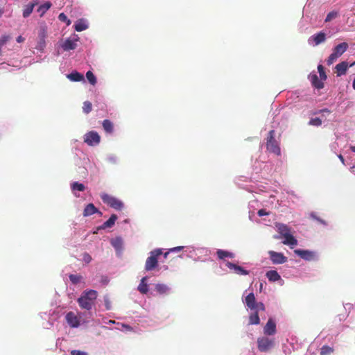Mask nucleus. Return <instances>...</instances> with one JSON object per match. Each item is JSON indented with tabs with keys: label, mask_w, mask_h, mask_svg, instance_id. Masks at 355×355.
I'll use <instances>...</instances> for the list:
<instances>
[{
	"label": "nucleus",
	"mask_w": 355,
	"mask_h": 355,
	"mask_svg": "<svg viewBox=\"0 0 355 355\" xmlns=\"http://www.w3.org/2000/svg\"><path fill=\"white\" fill-rule=\"evenodd\" d=\"M97 296L98 293L96 291L89 289L84 291L81 295L78 298L77 302L79 306L82 309H85L87 311V313H80L79 314V317L80 318L84 316V318L82 319L83 322L88 323L91 320L93 319V315L91 312V310L95 304V300H96Z\"/></svg>",
	"instance_id": "1"
},
{
	"label": "nucleus",
	"mask_w": 355,
	"mask_h": 355,
	"mask_svg": "<svg viewBox=\"0 0 355 355\" xmlns=\"http://www.w3.org/2000/svg\"><path fill=\"white\" fill-rule=\"evenodd\" d=\"M325 68H317V71L313 70L308 76L312 87L314 89L320 90L324 87V81L327 78Z\"/></svg>",
	"instance_id": "2"
},
{
	"label": "nucleus",
	"mask_w": 355,
	"mask_h": 355,
	"mask_svg": "<svg viewBox=\"0 0 355 355\" xmlns=\"http://www.w3.org/2000/svg\"><path fill=\"white\" fill-rule=\"evenodd\" d=\"M257 345L259 352L270 353L275 346V340L266 336H260L257 338Z\"/></svg>",
	"instance_id": "3"
},
{
	"label": "nucleus",
	"mask_w": 355,
	"mask_h": 355,
	"mask_svg": "<svg viewBox=\"0 0 355 355\" xmlns=\"http://www.w3.org/2000/svg\"><path fill=\"white\" fill-rule=\"evenodd\" d=\"M163 248H155L149 252L145 263V270L152 271L158 266V257L163 254Z\"/></svg>",
	"instance_id": "4"
},
{
	"label": "nucleus",
	"mask_w": 355,
	"mask_h": 355,
	"mask_svg": "<svg viewBox=\"0 0 355 355\" xmlns=\"http://www.w3.org/2000/svg\"><path fill=\"white\" fill-rule=\"evenodd\" d=\"M100 197L103 203L116 211H121L125 207L122 200L108 193H102Z\"/></svg>",
	"instance_id": "5"
},
{
	"label": "nucleus",
	"mask_w": 355,
	"mask_h": 355,
	"mask_svg": "<svg viewBox=\"0 0 355 355\" xmlns=\"http://www.w3.org/2000/svg\"><path fill=\"white\" fill-rule=\"evenodd\" d=\"M294 254L306 261H318L320 259L317 251L304 249L294 250Z\"/></svg>",
	"instance_id": "6"
},
{
	"label": "nucleus",
	"mask_w": 355,
	"mask_h": 355,
	"mask_svg": "<svg viewBox=\"0 0 355 355\" xmlns=\"http://www.w3.org/2000/svg\"><path fill=\"white\" fill-rule=\"evenodd\" d=\"M347 48L348 44L346 42H343L336 46L333 49L332 53L328 57L327 60V64H333L338 60V58L346 51Z\"/></svg>",
	"instance_id": "7"
},
{
	"label": "nucleus",
	"mask_w": 355,
	"mask_h": 355,
	"mask_svg": "<svg viewBox=\"0 0 355 355\" xmlns=\"http://www.w3.org/2000/svg\"><path fill=\"white\" fill-rule=\"evenodd\" d=\"M275 130H270L267 137L266 148L269 152L272 153L277 155H280L281 149L278 142L275 139Z\"/></svg>",
	"instance_id": "8"
},
{
	"label": "nucleus",
	"mask_w": 355,
	"mask_h": 355,
	"mask_svg": "<svg viewBox=\"0 0 355 355\" xmlns=\"http://www.w3.org/2000/svg\"><path fill=\"white\" fill-rule=\"evenodd\" d=\"M84 142L89 146L95 147L101 143V137L95 130H91L84 135Z\"/></svg>",
	"instance_id": "9"
},
{
	"label": "nucleus",
	"mask_w": 355,
	"mask_h": 355,
	"mask_svg": "<svg viewBox=\"0 0 355 355\" xmlns=\"http://www.w3.org/2000/svg\"><path fill=\"white\" fill-rule=\"evenodd\" d=\"M195 261L207 262L211 261L210 258L211 250L209 248L197 246Z\"/></svg>",
	"instance_id": "10"
},
{
	"label": "nucleus",
	"mask_w": 355,
	"mask_h": 355,
	"mask_svg": "<svg viewBox=\"0 0 355 355\" xmlns=\"http://www.w3.org/2000/svg\"><path fill=\"white\" fill-rule=\"evenodd\" d=\"M291 98H293L295 103H302L303 107H308L307 102L311 99V95L307 94L304 91H296L291 94Z\"/></svg>",
	"instance_id": "11"
},
{
	"label": "nucleus",
	"mask_w": 355,
	"mask_h": 355,
	"mask_svg": "<svg viewBox=\"0 0 355 355\" xmlns=\"http://www.w3.org/2000/svg\"><path fill=\"white\" fill-rule=\"evenodd\" d=\"M268 255L272 264H283L288 260L287 257H286L282 252L270 250L268 251Z\"/></svg>",
	"instance_id": "12"
},
{
	"label": "nucleus",
	"mask_w": 355,
	"mask_h": 355,
	"mask_svg": "<svg viewBox=\"0 0 355 355\" xmlns=\"http://www.w3.org/2000/svg\"><path fill=\"white\" fill-rule=\"evenodd\" d=\"M327 35L326 33L320 31L316 34L311 35L309 40L308 42L310 45L313 46H318L326 41Z\"/></svg>",
	"instance_id": "13"
},
{
	"label": "nucleus",
	"mask_w": 355,
	"mask_h": 355,
	"mask_svg": "<svg viewBox=\"0 0 355 355\" xmlns=\"http://www.w3.org/2000/svg\"><path fill=\"white\" fill-rule=\"evenodd\" d=\"M254 165V170L256 173H261L262 178H266V175H268V171H271L272 167L270 164L265 162H256Z\"/></svg>",
	"instance_id": "14"
},
{
	"label": "nucleus",
	"mask_w": 355,
	"mask_h": 355,
	"mask_svg": "<svg viewBox=\"0 0 355 355\" xmlns=\"http://www.w3.org/2000/svg\"><path fill=\"white\" fill-rule=\"evenodd\" d=\"M110 244L114 248L117 257H121L123 250V240L121 236L112 238Z\"/></svg>",
	"instance_id": "15"
},
{
	"label": "nucleus",
	"mask_w": 355,
	"mask_h": 355,
	"mask_svg": "<svg viewBox=\"0 0 355 355\" xmlns=\"http://www.w3.org/2000/svg\"><path fill=\"white\" fill-rule=\"evenodd\" d=\"M277 333L276 322L272 318H269L263 327L264 336H271Z\"/></svg>",
	"instance_id": "16"
},
{
	"label": "nucleus",
	"mask_w": 355,
	"mask_h": 355,
	"mask_svg": "<svg viewBox=\"0 0 355 355\" xmlns=\"http://www.w3.org/2000/svg\"><path fill=\"white\" fill-rule=\"evenodd\" d=\"M225 266L230 270H233L234 273L239 275H248L250 274V271L246 270L242 266H240L234 263L230 262L229 261H225Z\"/></svg>",
	"instance_id": "17"
},
{
	"label": "nucleus",
	"mask_w": 355,
	"mask_h": 355,
	"mask_svg": "<svg viewBox=\"0 0 355 355\" xmlns=\"http://www.w3.org/2000/svg\"><path fill=\"white\" fill-rule=\"evenodd\" d=\"M46 37V30L45 27H40L39 32H38V40L37 46H35V49L43 51L45 46H46V42L45 39Z\"/></svg>",
	"instance_id": "18"
},
{
	"label": "nucleus",
	"mask_w": 355,
	"mask_h": 355,
	"mask_svg": "<svg viewBox=\"0 0 355 355\" xmlns=\"http://www.w3.org/2000/svg\"><path fill=\"white\" fill-rule=\"evenodd\" d=\"M83 316L81 319L83 318ZM80 318H78V316L72 311L68 312L65 315V320L67 322V324L71 327V328H78L80 323Z\"/></svg>",
	"instance_id": "19"
},
{
	"label": "nucleus",
	"mask_w": 355,
	"mask_h": 355,
	"mask_svg": "<svg viewBox=\"0 0 355 355\" xmlns=\"http://www.w3.org/2000/svg\"><path fill=\"white\" fill-rule=\"evenodd\" d=\"M276 228L279 235H275L274 238L275 239H279L281 238H284V236L289 234L291 232V228L285 224L283 223H277Z\"/></svg>",
	"instance_id": "20"
},
{
	"label": "nucleus",
	"mask_w": 355,
	"mask_h": 355,
	"mask_svg": "<svg viewBox=\"0 0 355 355\" xmlns=\"http://www.w3.org/2000/svg\"><path fill=\"white\" fill-rule=\"evenodd\" d=\"M155 291L160 295H169L172 289L167 284L162 283H157L155 285Z\"/></svg>",
	"instance_id": "21"
},
{
	"label": "nucleus",
	"mask_w": 355,
	"mask_h": 355,
	"mask_svg": "<svg viewBox=\"0 0 355 355\" xmlns=\"http://www.w3.org/2000/svg\"><path fill=\"white\" fill-rule=\"evenodd\" d=\"M245 306L249 309L250 311H253L254 309H256L257 303L256 298L254 296V294L253 293H250L245 298V300L243 301Z\"/></svg>",
	"instance_id": "22"
},
{
	"label": "nucleus",
	"mask_w": 355,
	"mask_h": 355,
	"mask_svg": "<svg viewBox=\"0 0 355 355\" xmlns=\"http://www.w3.org/2000/svg\"><path fill=\"white\" fill-rule=\"evenodd\" d=\"M117 218L118 216L116 214H111L108 220H107L101 225L98 227V230H105L107 228H112L114 225Z\"/></svg>",
	"instance_id": "23"
},
{
	"label": "nucleus",
	"mask_w": 355,
	"mask_h": 355,
	"mask_svg": "<svg viewBox=\"0 0 355 355\" xmlns=\"http://www.w3.org/2000/svg\"><path fill=\"white\" fill-rule=\"evenodd\" d=\"M148 277H143L137 286V291L142 295H146L149 291V285L148 284Z\"/></svg>",
	"instance_id": "24"
},
{
	"label": "nucleus",
	"mask_w": 355,
	"mask_h": 355,
	"mask_svg": "<svg viewBox=\"0 0 355 355\" xmlns=\"http://www.w3.org/2000/svg\"><path fill=\"white\" fill-rule=\"evenodd\" d=\"M94 214H99L102 215V212L99 211L93 203H89L87 205L83 211V216L87 217Z\"/></svg>",
	"instance_id": "25"
},
{
	"label": "nucleus",
	"mask_w": 355,
	"mask_h": 355,
	"mask_svg": "<svg viewBox=\"0 0 355 355\" xmlns=\"http://www.w3.org/2000/svg\"><path fill=\"white\" fill-rule=\"evenodd\" d=\"M77 41H78V39L77 38H74V39H70V38H68L64 42L63 44H62V48L64 50V51H70V50H73L76 48L77 46Z\"/></svg>",
	"instance_id": "26"
},
{
	"label": "nucleus",
	"mask_w": 355,
	"mask_h": 355,
	"mask_svg": "<svg viewBox=\"0 0 355 355\" xmlns=\"http://www.w3.org/2000/svg\"><path fill=\"white\" fill-rule=\"evenodd\" d=\"M70 187L72 193L76 197L80 196V195L77 193V191H84L86 189L85 185L79 182H73L71 183Z\"/></svg>",
	"instance_id": "27"
},
{
	"label": "nucleus",
	"mask_w": 355,
	"mask_h": 355,
	"mask_svg": "<svg viewBox=\"0 0 355 355\" xmlns=\"http://www.w3.org/2000/svg\"><path fill=\"white\" fill-rule=\"evenodd\" d=\"M216 255L218 259L225 260V258L234 259L235 257V254L225 250L218 249L216 250ZM225 261H224L225 262Z\"/></svg>",
	"instance_id": "28"
},
{
	"label": "nucleus",
	"mask_w": 355,
	"mask_h": 355,
	"mask_svg": "<svg viewBox=\"0 0 355 355\" xmlns=\"http://www.w3.org/2000/svg\"><path fill=\"white\" fill-rule=\"evenodd\" d=\"M282 243L284 245L290 246L291 248H293L294 246L297 245V240L291 233H290L284 237Z\"/></svg>",
	"instance_id": "29"
},
{
	"label": "nucleus",
	"mask_w": 355,
	"mask_h": 355,
	"mask_svg": "<svg viewBox=\"0 0 355 355\" xmlns=\"http://www.w3.org/2000/svg\"><path fill=\"white\" fill-rule=\"evenodd\" d=\"M266 277L270 282H277L281 279V275L275 270H270L266 272Z\"/></svg>",
	"instance_id": "30"
},
{
	"label": "nucleus",
	"mask_w": 355,
	"mask_h": 355,
	"mask_svg": "<svg viewBox=\"0 0 355 355\" xmlns=\"http://www.w3.org/2000/svg\"><path fill=\"white\" fill-rule=\"evenodd\" d=\"M196 248L197 246L195 245H189V246H185V249L184 252L185 253L186 256L193 259L195 261V257L196 254Z\"/></svg>",
	"instance_id": "31"
},
{
	"label": "nucleus",
	"mask_w": 355,
	"mask_h": 355,
	"mask_svg": "<svg viewBox=\"0 0 355 355\" xmlns=\"http://www.w3.org/2000/svg\"><path fill=\"white\" fill-rule=\"evenodd\" d=\"M252 313L249 315V325H257L260 323V318L259 313L255 311H251Z\"/></svg>",
	"instance_id": "32"
},
{
	"label": "nucleus",
	"mask_w": 355,
	"mask_h": 355,
	"mask_svg": "<svg viewBox=\"0 0 355 355\" xmlns=\"http://www.w3.org/2000/svg\"><path fill=\"white\" fill-rule=\"evenodd\" d=\"M102 126L103 130L107 134L112 135L114 132V124L109 119H105L103 121Z\"/></svg>",
	"instance_id": "33"
},
{
	"label": "nucleus",
	"mask_w": 355,
	"mask_h": 355,
	"mask_svg": "<svg viewBox=\"0 0 355 355\" xmlns=\"http://www.w3.org/2000/svg\"><path fill=\"white\" fill-rule=\"evenodd\" d=\"M67 78L73 82H79L84 80L83 75L76 71L67 74Z\"/></svg>",
	"instance_id": "34"
},
{
	"label": "nucleus",
	"mask_w": 355,
	"mask_h": 355,
	"mask_svg": "<svg viewBox=\"0 0 355 355\" xmlns=\"http://www.w3.org/2000/svg\"><path fill=\"white\" fill-rule=\"evenodd\" d=\"M38 2L36 0L35 2H31L26 6H25L23 10V17H28L33 12L35 6L37 5Z\"/></svg>",
	"instance_id": "35"
},
{
	"label": "nucleus",
	"mask_w": 355,
	"mask_h": 355,
	"mask_svg": "<svg viewBox=\"0 0 355 355\" xmlns=\"http://www.w3.org/2000/svg\"><path fill=\"white\" fill-rule=\"evenodd\" d=\"M73 26H74V29L76 31L80 32V31L86 30L88 28V24H87V22L85 19H80L75 23Z\"/></svg>",
	"instance_id": "36"
},
{
	"label": "nucleus",
	"mask_w": 355,
	"mask_h": 355,
	"mask_svg": "<svg viewBox=\"0 0 355 355\" xmlns=\"http://www.w3.org/2000/svg\"><path fill=\"white\" fill-rule=\"evenodd\" d=\"M69 278L71 284L73 285H77L78 284L83 283L84 279L82 275L76 274H70L69 275Z\"/></svg>",
	"instance_id": "37"
},
{
	"label": "nucleus",
	"mask_w": 355,
	"mask_h": 355,
	"mask_svg": "<svg viewBox=\"0 0 355 355\" xmlns=\"http://www.w3.org/2000/svg\"><path fill=\"white\" fill-rule=\"evenodd\" d=\"M51 7V3L49 1L45 2L42 4L37 9V12H40V15L42 16Z\"/></svg>",
	"instance_id": "38"
},
{
	"label": "nucleus",
	"mask_w": 355,
	"mask_h": 355,
	"mask_svg": "<svg viewBox=\"0 0 355 355\" xmlns=\"http://www.w3.org/2000/svg\"><path fill=\"white\" fill-rule=\"evenodd\" d=\"M333 352V347L329 345H323L320 349V355H330Z\"/></svg>",
	"instance_id": "39"
},
{
	"label": "nucleus",
	"mask_w": 355,
	"mask_h": 355,
	"mask_svg": "<svg viewBox=\"0 0 355 355\" xmlns=\"http://www.w3.org/2000/svg\"><path fill=\"white\" fill-rule=\"evenodd\" d=\"M86 78L91 85H94L96 83V78L91 71L86 73Z\"/></svg>",
	"instance_id": "40"
},
{
	"label": "nucleus",
	"mask_w": 355,
	"mask_h": 355,
	"mask_svg": "<svg viewBox=\"0 0 355 355\" xmlns=\"http://www.w3.org/2000/svg\"><path fill=\"white\" fill-rule=\"evenodd\" d=\"M92 110V104L91 102L86 101L83 103V112L87 114Z\"/></svg>",
	"instance_id": "41"
},
{
	"label": "nucleus",
	"mask_w": 355,
	"mask_h": 355,
	"mask_svg": "<svg viewBox=\"0 0 355 355\" xmlns=\"http://www.w3.org/2000/svg\"><path fill=\"white\" fill-rule=\"evenodd\" d=\"M11 39L8 35H3L0 37V55H1L2 47Z\"/></svg>",
	"instance_id": "42"
},
{
	"label": "nucleus",
	"mask_w": 355,
	"mask_h": 355,
	"mask_svg": "<svg viewBox=\"0 0 355 355\" xmlns=\"http://www.w3.org/2000/svg\"><path fill=\"white\" fill-rule=\"evenodd\" d=\"M103 302H104L105 310H107V311L111 310L112 308V302H111V301L110 300V297H109L108 295H105L103 296Z\"/></svg>",
	"instance_id": "43"
},
{
	"label": "nucleus",
	"mask_w": 355,
	"mask_h": 355,
	"mask_svg": "<svg viewBox=\"0 0 355 355\" xmlns=\"http://www.w3.org/2000/svg\"><path fill=\"white\" fill-rule=\"evenodd\" d=\"M309 125L319 127L322 125V120L318 117L312 118L309 120Z\"/></svg>",
	"instance_id": "44"
},
{
	"label": "nucleus",
	"mask_w": 355,
	"mask_h": 355,
	"mask_svg": "<svg viewBox=\"0 0 355 355\" xmlns=\"http://www.w3.org/2000/svg\"><path fill=\"white\" fill-rule=\"evenodd\" d=\"M338 16V12L337 11H331L329 12L325 18V22H329L332 19L336 18Z\"/></svg>",
	"instance_id": "45"
},
{
	"label": "nucleus",
	"mask_w": 355,
	"mask_h": 355,
	"mask_svg": "<svg viewBox=\"0 0 355 355\" xmlns=\"http://www.w3.org/2000/svg\"><path fill=\"white\" fill-rule=\"evenodd\" d=\"M106 159L108 162L112 164H116L118 163V157L114 154L107 155Z\"/></svg>",
	"instance_id": "46"
},
{
	"label": "nucleus",
	"mask_w": 355,
	"mask_h": 355,
	"mask_svg": "<svg viewBox=\"0 0 355 355\" xmlns=\"http://www.w3.org/2000/svg\"><path fill=\"white\" fill-rule=\"evenodd\" d=\"M58 19L60 21H61L62 22H65L67 24V25H69L71 24V21L68 19L67 15L63 12L60 13L58 15Z\"/></svg>",
	"instance_id": "47"
},
{
	"label": "nucleus",
	"mask_w": 355,
	"mask_h": 355,
	"mask_svg": "<svg viewBox=\"0 0 355 355\" xmlns=\"http://www.w3.org/2000/svg\"><path fill=\"white\" fill-rule=\"evenodd\" d=\"M266 309L265 305L263 302H257L256 309H254L253 311H257L258 313L259 311H264Z\"/></svg>",
	"instance_id": "48"
},
{
	"label": "nucleus",
	"mask_w": 355,
	"mask_h": 355,
	"mask_svg": "<svg viewBox=\"0 0 355 355\" xmlns=\"http://www.w3.org/2000/svg\"><path fill=\"white\" fill-rule=\"evenodd\" d=\"M121 328H118V329L123 331H130L132 329V327L127 324H120Z\"/></svg>",
	"instance_id": "49"
},
{
	"label": "nucleus",
	"mask_w": 355,
	"mask_h": 355,
	"mask_svg": "<svg viewBox=\"0 0 355 355\" xmlns=\"http://www.w3.org/2000/svg\"><path fill=\"white\" fill-rule=\"evenodd\" d=\"M100 282L102 286H107L110 282V279L107 276H101Z\"/></svg>",
	"instance_id": "50"
},
{
	"label": "nucleus",
	"mask_w": 355,
	"mask_h": 355,
	"mask_svg": "<svg viewBox=\"0 0 355 355\" xmlns=\"http://www.w3.org/2000/svg\"><path fill=\"white\" fill-rule=\"evenodd\" d=\"M331 113V111L328 108H323L321 110H319L315 112V114H321L323 116L326 114H329Z\"/></svg>",
	"instance_id": "51"
},
{
	"label": "nucleus",
	"mask_w": 355,
	"mask_h": 355,
	"mask_svg": "<svg viewBox=\"0 0 355 355\" xmlns=\"http://www.w3.org/2000/svg\"><path fill=\"white\" fill-rule=\"evenodd\" d=\"M354 66H355V62H354L351 64H349V62H347L346 61H343L336 65V67H354Z\"/></svg>",
	"instance_id": "52"
},
{
	"label": "nucleus",
	"mask_w": 355,
	"mask_h": 355,
	"mask_svg": "<svg viewBox=\"0 0 355 355\" xmlns=\"http://www.w3.org/2000/svg\"><path fill=\"white\" fill-rule=\"evenodd\" d=\"M184 249H185V246H177V247H174V248L169 249V252H180L183 250H184Z\"/></svg>",
	"instance_id": "53"
},
{
	"label": "nucleus",
	"mask_w": 355,
	"mask_h": 355,
	"mask_svg": "<svg viewBox=\"0 0 355 355\" xmlns=\"http://www.w3.org/2000/svg\"><path fill=\"white\" fill-rule=\"evenodd\" d=\"M257 215L260 217L269 215V212L265 209H261L257 211Z\"/></svg>",
	"instance_id": "54"
},
{
	"label": "nucleus",
	"mask_w": 355,
	"mask_h": 355,
	"mask_svg": "<svg viewBox=\"0 0 355 355\" xmlns=\"http://www.w3.org/2000/svg\"><path fill=\"white\" fill-rule=\"evenodd\" d=\"M71 355H88L86 352L80 351V350H72L71 352Z\"/></svg>",
	"instance_id": "55"
},
{
	"label": "nucleus",
	"mask_w": 355,
	"mask_h": 355,
	"mask_svg": "<svg viewBox=\"0 0 355 355\" xmlns=\"http://www.w3.org/2000/svg\"><path fill=\"white\" fill-rule=\"evenodd\" d=\"M338 70V75L341 76L347 73L349 68H336Z\"/></svg>",
	"instance_id": "56"
},
{
	"label": "nucleus",
	"mask_w": 355,
	"mask_h": 355,
	"mask_svg": "<svg viewBox=\"0 0 355 355\" xmlns=\"http://www.w3.org/2000/svg\"><path fill=\"white\" fill-rule=\"evenodd\" d=\"M83 260L85 263H88L92 261V257L89 254L85 253L83 255Z\"/></svg>",
	"instance_id": "57"
},
{
	"label": "nucleus",
	"mask_w": 355,
	"mask_h": 355,
	"mask_svg": "<svg viewBox=\"0 0 355 355\" xmlns=\"http://www.w3.org/2000/svg\"><path fill=\"white\" fill-rule=\"evenodd\" d=\"M249 219L251 220V221H256V219H255V216H254V214L253 211H250L249 212Z\"/></svg>",
	"instance_id": "58"
},
{
	"label": "nucleus",
	"mask_w": 355,
	"mask_h": 355,
	"mask_svg": "<svg viewBox=\"0 0 355 355\" xmlns=\"http://www.w3.org/2000/svg\"><path fill=\"white\" fill-rule=\"evenodd\" d=\"M316 220L323 225H327L326 221L324 220L323 219L320 218V217H318Z\"/></svg>",
	"instance_id": "59"
},
{
	"label": "nucleus",
	"mask_w": 355,
	"mask_h": 355,
	"mask_svg": "<svg viewBox=\"0 0 355 355\" xmlns=\"http://www.w3.org/2000/svg\"><path fill=\"white\" fill-rule=\"evenodd\" d=\"M16 40L17 42L21 43L23 42L25 40V39L21 35H19L17 37Z\"/></svg>",
	"instance_id": "60"
},
{
	"label": "nucleus",
	"mask_w": 355,
	"mask_h": 355,
	"mask_svg": "<svg viewBox=\"0 0 355 355\" xmlns=\"http://www.w3.org/2000/svg\"><path fill=\"white\" fill-rule=\"evenodd\" d=\"M310 217L311 218H313V220H316L318 216H317V214L315 212H311L310 214Z\"/></svg>",
	"instance_id": "61"
},
{
	"label": "nucleus",
	"mask_w": 355,
	"mask_h": 355,
	"mask_svg": "<svg viewBox=\"0 0 355 355\" xmlns=\"http://www.w3.org/2000/svg\"><path fill=\"white\" fill-rule=\"evenodd\" d=\"M338 157L341 161L343 164L345 165V159H344L343 156L341 154H339V155H338Z\"/></svg>",
	"instance_id": "62"
},
{
	"label": "nucleus",
	"mask_w": 355,
	"mask_h": 355,
	"mask_svg": "<svg viewBox=\"0 0 355 355\" xmlns=\"http://www.w3.org/2000/svg\"><path fill=\"white\" fill-rule=\"evenodd\" d=\"M351 171L355 175V166L351 167Z\"/></svg>",
	"instance_id": "63"
},
{
	"label": "nucleus",
	"mask_w": 355,
	"mask_h": 355,
	"mask_svg": "<svg viewBox=\"0 0 355 355\" xmlns=\"http://www.w3.org/2000/svg\"><path fill=\"white\" fill-rule=\"evenodd\" d=\"M352 87L355 90V78H354L353 82H352Z\"/></svg>",
	"instance_id": "64"
}]
</instances>
